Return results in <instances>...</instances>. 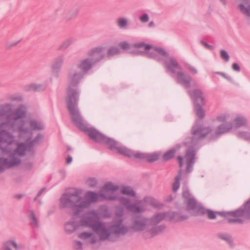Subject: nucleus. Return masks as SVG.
<instances>
[{
  "instance_id": "obj_45",
  "label": "nucleus",
  "mask_w": 250,
  "mask_h": 250,
  "mask_svg": "<svg viewBox=\"0 0 250 250\" xmlns=\"http://www.w3.org/2000/svg\"><path fill=\"white\" fill-rule=\"evenodd\" d=\"M82 243L80 242H77L76 243V245H75V248L77 250H79V249H81V247H82Z\"/></svg>"
},
{
  "instance_id": "obj_1",
  "label": "nucleus",
  "mask_w": 250,
  "mask_h": 250,
  "mask_svg": "<svg viewBox=\"0 0 250 250\" xmlns=\"http://www.w3.org/2000/svg\"><path fill=\"white\" fill-rule=\"evenodd\" d=\"M25 109H18L16 113L7 116L6 122H0V172L20 164L18 159L12 160L15 155H23L29 143L31 132L25 130L27 124L24 123Z\"/></svg>"
},
{
  "instance_id": "obj_25",
  "label": "nucleus",
  "mask_w": 250,
  "mask_h": 250,
  "mask_svg": "<svg viewBox=\"0 0 250 250\" xmlns=\"http://www.w3.org/2000/svg\"><path fill=\"white\" fill-rule=\"evenodd\" d=\"M77 11L72 10L65 11L64 14V18L66 20H71L76 17Z\"/></svg>"
},
{
  "instance_id": "obj_55",
  "label": "nucleus",
  "mask_w": 250,
  "mask_h": 250,
  "mask_svg": "<svg viewBox=\"0 0 250 250\" xmlns=\"http://www.w3.org/2000/svg\"><path fill=\"white\" fill-rule=\"evenodd\" d=\"M143 204V203H141V205L142 206Z\"/></svg>"
},
{
  "instance_id": "obj_43",
  "label": "nucleus",
  "mask_w": 250,
  "mask_h": 250,
  "mask_svg": "<svg viewBox=\"0 0 250 250\" xmlns=\"http://www.w3.org/2000/svg\"><path fill=\"white\" fill-rule=\"evenodd\" d=\"M188 68L194 74H196L197 73V70L196 69H195V68L193 66H191V65H189L188 66Z\"/></svg>"
},
{
  "instance_id": "obj_36",
  "label": "nucleus",
  "mask_w": 250,
  "mask_h": 250,
  "mask_svg": "<svg viewBox=\"0 0 250 250\" xmlns=\"http://www.w3.org/2000/svg\"><path fill=\"white\" fill-rule=\"evenodd\" d=\"M119 46L124 50H127L129 48L130 45L128 42H123L119 43Z\"/></svg>"
},
{
  "instance_id": "obj_30",
  "label": "nucleus",
  "mask_w": 250,
  "mask_h": 250,
  "mask_svg": "<svg viewBox=\"0 0 250 250\" xmlns=\"http://www.w3.org/2000/svg\"><path fill=\"white\" fill-rule=\"evenodd\" d=\"M175 152V151L173 149L167 151L164 155V159L165 160H168L171 159L174 156Z\"/></svg>"
},
{
  "instance_id": "obj_21",
  "label": "nucleus",
  "mask_w": 250,
  "mask_h": 250,
  "mask_svg": "<svg viewBox=\"0 0 250 250\" xmlns=\"http://www.w3.org/2000/svg\"><path fill=\"white\" fill-rule=\"evenodd\" d=\"M111 229L116 234H124L126 231V229L121 223L112 226Z\"/></svg>"
},
{
  "instance_id": "obj_27",
  "label": "nucleus",
  "mask_w": 250,
  "mask_h": 250,
  "mask_svg": "<svg viewBox=\"0 0 250 250\" xmlns=\"http://www.w3.org/2000/svg\"><path fill=\"white\" fill-rule=\"evenodd\" d=\"M134 46L137 48H141L144 50L145 52L152 48V47L148 44H145L144 42H140L134 44Z\"/></svg>"
},
{
  "instance_id": "obj_53",
  "label": "nucleus",
  "mask_w": 250,
  "mask_h": 250,
  "mask_svg": "<svg viewBox=\"0 0 250 250\" xmlns=\"http://www.w3.org/2000/svg\"><path fill=\"white\" fill-rule=\"evenodd\" d=\"M34 89H35V90H37V89H38V88H37L36 87H35L34 88Z\"/></svg>"
},
{
  "instance_id": "obj_35",
  "label": "nucleus",
  "mask_w": 250,
  "mask_h": 250,
  "mask_svg": "<svg viewBox=\"0 0 250 250\" xmlns=\"http://www.w3.org/2000/svg\"><path fill=\"white\" fill-rule=\"evenodd\" d=\"M221 57L222 59L225 60L226 62H228L229 60V56L228 53L223 50H221L220 51Z\"/></svg>"
},
{
  "instance_id": "obj_2",
  "label": "nucleus",
  "mask_w": 250,
  "mask_h": 250,
  "mask_svg": "<svg viewBox=\"0 0 250 250\" xmlns=\"http://www.w3.org/2000/svg\"><path fill=\"white\" fill-rule=\"evenodd\" d=\"M117 188L111 183L106 184L103 188L100 195L98 196L93 192L87 193L84 198H81L76 195H63L61 199V204L62 207H70L74 206L76 210L80 211L83 208L88 207L89 204L98 200L107 199L109 200L114 199L112 196L114 194Z\"/></svg>"
},
{
  "instance_id": "obj_33",
  "label": "nucleus",
  "mask_w": 250,
  "mask_h": 250,
  "mask_svg": "<svg viewBox=\"0 0 250 250\" xmlns=\"http://www.w3.org/2000/svg\"><path fill=\"white\" fill-rule=\"evenodd\" d=\"M29 218L32 222V224L36 226H37V220L35 217V214L32 211L30 212Z\"/></svg>"
},
{
  "instance_id": "obj_34",
  "label": "nucleus",
  "mask_w": 250,
  "mask_h": 250,
  "mask_svg": "<svg viewBox=\"0 0 250 250\" xmlns=\"http://www.w3.org/2000/svg\"><path fill=\"white\" fill-rule=\"evenodd\" d=\"M66 231L70 232L74 230L76 228L73 223H68L65 226Z\"/></svg>"
},
{
  "instance_id": "obj_48",
  "label": "nucleus",
  "mask_w": 250,
  "mask_h": 250,
  "mask_svg": "<svg viewBox=\"0 0 250 250\" xmlns=\"http://www.w3.org/2000/svg\"><path fill=\"white\" fill-rule=\"evenodd\" d=\"M154 25V23L153 21H151L149 22V24H148V26L149 27H152Z\"/></svg>"
},
{
  "instance_id": "obj_52",
  "label": "nucleus",
  "mask_w": 250,
  "mask_h": 250,
  "mask_svg": "<svg viewBox=\"0 0 250 250\" xmlns=\"http://www.w3.org/2000/svg\"><path fill=\"white\" fill-rule=\"evenodd\" d=\"M188 140H189V139H188V140H187L186 143H188Z\"/></svg>"
},
{
  "instance_id": "obj_24",
  "label": "nucleus",
  "mask_w": 250,
  "mask_h": 250,
  "mask_svg": "<svg viewBox=\"0 0 250 250\" xmlns=\"http://www.w3.org/2000/svg\"><path fill=\"white\" fill-rule=\"evenodd\" d=\"M247 123V121L245 119L242 117H238L236 118L233 122L234 126L235 127H239L242 125H245Z\"/></svg>"
},
{
  "instance_id": "obj_15",
  "label": "nucleus",
  "mask_w": 250,
  "mask_h": 250,
  "mask_svg": "<svg viewBox=\"0 0 250 250\" xmlns=\"http://www.w3.org/2000/svg\"><path fill=\"white\" fill-rule=\"evenodd\" d=\"M192 96L194 98L197 105L201 106L205 104V101L203 94L199 90H196L194 91Z\"/></svg>"
},
{
  "instance_id": "obj_31",
  "label": "nucleus",
  "mask_w": 250,
  "mask_h": 250,
  "mask_svg": "<svg viewBox=\"0 0 250 250\" xmlns=\"http://www.w3.org/2000/svg\"><path fill=\"white\" fill-rule=\"evenodd\" d=\"M118 53H119V50L116 47H111L107 51V54L109 56H113Z\"/></svg>"
},
{
  "instance_id": "obj_10",
  "label": "nucleus",
  "mask_w": 250,
  "mask_h": 250,
  "mask_svg": "<svg viewBox=\"0 0 250 250\" xmlns=\"http://www.w3.org/2000/svg\"><path fill=\"white\" fill-rule=\"evenodd\" d=\"M83 74L77 70V67H72L70 70L67 82L69 87L76 85L82 77Z\"/></svg>"
},
{
  "instance_id": "obj_16",
  "label": "nucleus",
  "mask_w": 250,
  "mask_h": 250,
  "mask_svg": "<svg viewBox=\"0 0 250 250\" xmlns=\"http://www.w3.org/2000/svg\"><path fill=\"white\" fill-rule=\"evenodd\" d=\"M91 66V63L88 60H84L82 61L78 66H74L73 67H77V70L83 72L88 70Z\"/></svg>"
},
{
  "instance_id": "obj_17",
  "label": "nucleus",
  "mask_w": 250,
  "mask_h": 250,
  "mask_svg": "<svg viewBox=\"0 0 250 250\" xmlns=\"http://www.w3.org/2000/svg\"><path fill=\"white\" fill-rule=\"evenodd\" d=\"M11 246L13 247L16 250L19 249V246L16 242L14 240L10 239L3 243L1 250H12L10 248Z\"/></svg>"
},
{
  "instance_id": "obj_4",
  "label": "nucleus",
  "mask_w": 250,
  "mask_h": 250,
  "mask_svg": "<svg viewBox=\"0 0 250 250\" xmlns=\"http://www.w3.org/2000/svg\"><path fill=\"white\" fill-rule=\"evenodd\" d=\"M195 153L192 148H189L186 156L184 158L178 157V160L181 168L178 175L175 177V182L173 184V189L174 191L177 190L180 187V180L183 177L182 172L185 171L188 173L190 171V168L193 163Z\"/></svg>"
},
{
  "instance_id": "obj_40",
  "label": "nucleus",
  "mask_w": 250,
  "mask_h": 250,
  "mask_svg": "<svg viewBox=\"0 0 250 250\" xmlns=\"http://www.w3.org/2000/svg\"><path fill=\"white\" fill-rule=\"evenodd\" d=\"M154 50L157 53L161 55H165L167 54V53L162 48H155Z\"/></svg>"
},
{
  "instance_id": "obj_50",
  "label": "nucleus",
  "mask_w": 250,
  "mask_h": 250,
  "mask_svg": "<svg viewBox=\"0 0 250 250\" xmlns=\"http://www.w3.org/2000/svg\"><path fill=\"white\" fill-rule=\"evenodd\" d=\"M35 142V141L34 140V141H33V142H30V144H33Z\"/></svg>"
},
{
  "instance_id": "obj_29",
  "label": "nucleus",
  "mask_w": 250,
  "mask_h": 250,
  "mask_svg": "<svg viewBox=\"0 0 250 250\" xmlns=\"http://www.w3.org/2000/svg\"><path fill=\"white\" fill-rule=\"evenodd\" d=\"M164 219H167V217L164 213H160L154 217L153 221L155 223H157Z\"/></svg>"
},
{
  "instance_id": "obj_26",
  "label": "nucleus",
  "mask_w": 250,
  "mask_h": 250,
  "mask_svg": "<svg viewBox=\"0 0 250 250\" xmlns=\"http://www.w3.org/2000/svg\"><path fill=\"white\" fill-rule=\"evenodd\" d=\"M117 24L120 28H125L128 24V20L125 18H120L117 20Z\"/></svg>"
},
{
  "instance_id": "obj_39",
  "label": "nucleus",
  "mask_w": 250,
  "mask_h": 250,
  "mask_svg": "<svg viewBox=\"0 0 250 250\" xmlns=\"http://www.w3.org/2000/svg\"><path fill=\"white\" fill-rule=\"evenodd\" d=\"M72 43V41L70 40H67L64 41L62 44V46L64 48H66L69 46Z\"/></svg>"
},
{
  "instance_id": "obj_32",
  "label": "nucleus",
  "mask_w": 250,
  "mask_h": 250,
  "mask_svg": "<svg viewBox=\"0 0 250 250\" xmlns=\"http://www.w3.org/2000/svg\"><path fill=\"white\" fill-rule=\"evenodd\" d=\"M30 125L32 129H41L43 128V125L41 124L36 121L31 122Z\"/></svg>"
},
{
  "instance_id": "obj_49",
  "label": "nucleus",
  "mask_w": 250,
  "mask_h": 250,
  "mask_svg": "<svg viewBox=\"0 0 250 250\" xmlns=\"http://www.w3.org/2000/svg\"><path fill=\"white\" fill-rule=\"evenodd\" d=\"M139 203H138V204H137V205H135L134 206H136L137 207L138 206V207H139ZM131 206H133L132 205H131Z\"/></svg>"
},
{
  "instance_id": "obj_47",
  "label": "nucleus",
  "mask_w": 250,
  "mask_h": 250,
  "mask_svg": "<svg viewBox=\"0 0 250 250\" xmlns=\"http://www.w3.org/2000/svg\"><path fill=\"white\" fill-rule=\"evenodd\" d=\"M204 44L209 49H212L213 48V47L212 46L209 45L206 43H205Z\"/></svg>"
},
{
  "instance_id": "obj_18",
  "label": "nucleus",
  "mask_w": 250,
  "mask_h": 250,
  "mask_svg": "<svg viewBox=\"0 0 250 250\" xmlns=\"http://www.w3.org/2000/svg\"><path fill=\"white\" fill-rule=\"evenodd\" d=\"M104 49L102 47L95 48L90 51V55L95 60H99L103 57Z\"/></svg>"
},
{
  "instance_id": "obj_12",
  "label": "nucleus",
  "mask_w": 250,
  "mask_h": 250,
  "mask_svg": "<svg viewBox=\"0 0 250 250\" xmlns=\"http://www.w3.org/2000/svg\"><path fill=\"white\" fill-rule=\"evenodd\" d=\"M208 132L209 129L208 128H201L197 126H194L192 131L193 138V140L192 141V143H196L197 140L205 136Z\"/></svg>"
},
{
  "instance_id": "obj_51",
  "label": "nucleus",
  "mask_w": 250,
  "mask_h": 250,
  "mask_svg": "<svg viewBox=\"0 0 250 250\" xmlns=\"http://www.w3.org/2000/svg\"><path fill=\"white\" fill-rule=\"evenodd\" d=\"M188 140H189V139H188V140H187L186 143H188Z\"/></svg>"
},
{
  "instance_id": "obj_28",
  "label": "nucleus",
  "mask_w": 250,
  "mask_h": 250,
  "mask_svg": "<svg viewBox=\"0 0 250 250\" xmlns=\"http://www.w3.org/2000/svg\"><path fill=\"white\" fill-rule=\"evenodd\" d=\"M122 193L128 196V197H134L135 193L134 191L130 188L129 187H124L122 189Z\"/></svg>"
},
{
  "instance_id": "obj_6",
  "label": "nucleus",
  "mask_w": 250,
  "mask_h": 250,
  "mask_svg": "<svg viewBox=\"0 0 250 250\" xmlns=\"http://www.w3.org/2000/svg\"><path fill=\"white\" fill-rule=\"evenodd\" d=\"M83 123L85 126V129L80 128V129L87 131L88 133L89 136L95 140L97 142L104 143L106 144L108 146L112 149L115 150L117 146H118V143L116 142L115 140L109 138L101 132L96 130L94 128H88L86 124L85 123L84 120H83Z\"/></svg>"
},
{
  "instance_id": "obj_41",
  "label": "nucleus",
  "mask_w": 250,
  "mask_h": 250,
  "mask_svg": "<svg viewBox=\"0 0 250 250\" xmlns=\"http://www.w3.org/2000/svg\"><path fill=\"white\" fill-rule=\"evenodd\" d=\"M91 236V234L86 232H83L80 235V237L82 239H86L89 237Z\"/></svg>"
},
{
  "instance_id": "obj_8",
  "label": "nucleus",
  "mask_w": 250,
  "mask_h": 250,
  "mask_svg": "<svg viewBox=\"0 0 250 250\" xmlns=\"http://www.w3.org/2000/svg\"><path fill=\"white\" fill-rule=\"evenodd\" d=\"M167 68L173 72L177 73V81L183 84H187L190 82V78L185 76L180 72V68L177 62L171 59H170L167 62Z\"/></svg>"
},
{
  "instance_id": "obj_23",
  "label": "nucleus",
  "mask_w": 250,
  "mask_h": 250,
  "mask_svg": "<svg viewBox=\"0 0 250 250\" xmlns=\"http://www.w3.org/2000/svg\"><path fill=\"white\" fill-rule=\"evenodd\" d=\"M239 10L244 14L250 17V6L244 1V4L239 5Z\"/></svg>"
},
{
  "instance_id": "obj_9",
  "label": "nucleus",
  "mask_w": 250,
  "mask_h": 250,
  "mask_svg": "<svg viewBox=\"0 0 250 250\" xmlns=\"http://www.w3.org/2000/svg\"><path fill=\"white\" fill-rule=\"evenodd\" d=\"M119 153L125 155L127 157L134 158L137 160H146V153H142L139 151H133L125 146H120L119 143L115 149Z\"/></svg>"
},
{
  "instance_id": "obj_13",
  "label": "nucleus",
  "mask_w": 250,
  "mask_h": 250,
  "mask_svg": "<svg viewBox=\"0 0 250 250\" xmlns=\"http://www.w3.org/2000/svg\"><path fill=\"white\" fill-rule=\"evenodd\" d=\"M201 211L202 213L208 217V218L210 219H215L217 216H224L229 222L232 223V222L229 221V220L228 219L227 217L228 214L232 213V212H227L225 213H223L221 212H214L209 209H203L202 208L201 209ZM234 211H233L234 212ZM238 223H240L241 222H237Z\"/></svg>"
},
{
  "instance_id": "obj_22",
  "label": "nucleus",
  "mask_w": 250,
  "mask_h": 250,
  "mask_svg": "<svg viewBox=\"0 0 250 250\" xmlns=\"http://www.w3.org/2000/svg\"><path fill=\"white\" fill-rule=\"evenodd\" d=\"M160 156L158 153H146V161L149 162H152L157 160Z\"/></svg>"
},
{
  "instance_id": "obj_46",
  "label": "nucleus",
  "mask_w": 250,
  "mask_h": 250,
  "mask_svg": "<svg viewBox=\"0 0 250 250\" xmlns=\"http://www.w3.org/2000/svg\"><path fill=\"white\" fill-rule=\"evenodd\" d=\"M72 161V159L71 157H68L66 159V162L67 164L71 163Z\"/></svg>"
},
{
  "instance_id": "obj_20",
  "label": "nucleus",
  "mask_w": 250,
  "mask_h": 250,
  "mask_svg": "<svg viewBox=\"0 0 250 250\" xmlns=\"http://www.w3.org/2000/svg\"><path fill=\"white\" fill-rule=\"evenodd\" d=\"M183 196L185 198H188V209H193L196 208V204L195 200L190 197V195L188 191H185L183 193Z\"/></svg>"
},
{
  "instance_id": "obj_37",
  "label": "nucleus",
  "mask_w": 250,
  "mask_h": 250,
  "mask_svg": "<svg viewBox=\"0 0 250 250\" xmlns=\"http://www.w3.org/2000/svg\"><path fill=\"white\" fill-rule=\"evenodd\" d=\"M196 114L199 118H203L204 116V111L203 109L201 108H198L196 109Z\"/></svg>"
},
{
  "instance_id": "obj_19",
  "label": "nucleus",
  "mask_w": 250,
  "mask_h": 250,
  "mask_svg": "<svg viewBox=\"0 0 250 250\" xmlns=\"http://www.w3.org/2000/svg\"><path fill=\"white\" fill-rule=\"evenodd\" d=\"M121 202L127 208L129 209L136 212H140L142 211L143 209L140 208V207L135 206H130L128 202L129 201L126 198L124 197L120 199Z\"/></svg>"
},
{
  "instance_id": "obj_14",
  "label": "nucleus",
  "mask_w": 250,
  "mask_h": 250,
  "mask_svg": "<svg viewBox=\"0 0 250 250\" xmlns=\"http://www.w3.org/2000/svg\"><path fill=\"white\" fill-rule=\"evenodd\" d=\"M148 220L140 219L135 222L132 228L134 230L141 231L145 229L148 223Z\"/></svg>"
},
{
  "instance_id": "obj_44",
  "label": "nucleus",
  "mask_w": 250,
  "mask_h": 250,
  "mask_svg": "<svg viewBox=\"0 0 250 250\" xmlns=\"http://www.w3.org/2000/svg\"><path fill=\"white\" fill-rule=\"evenodd\" d=\"M232 68L234 70L236 71H239L240 70V67L238 66V65L236 63H233L232 64Z\"/></svg>"
},
{
  "instance_id": "obj_54",
  "label": "nucleus",
  "mask_w": 250,
  "mask_h": 250,
  "mask_svg": "<svg viewBox=\"0 0 250 250\" xmlns=\"http://www.w3.org/2000/svg\"><path fill=\"white\" fill-rule=\"evenodd\" d=\"M41 192H42V191H41L39 193V194H39H39H40L41 193Z\"/></svg>"
},
{
  "instance_id": "obj_7",
  "label": "nucleus",
  "mask_w": 250,
  "mask_h": 250,
  "mask_svg": "<svg viewBox=\"0 0 250 250\" xmlns=\"http://www.w3.org/2000/svg\"><path fill=\"white\" fill-rule=\"evenodd\" d=\"M227 217L232 222H244L250 220V199L246 203L243 209L240 208L228 214Z\"/></svg>"
},
{
  "instance_id": "obj_3",
  "label": "nucleus",
  "mask_w": 250,
  "mask_h": 250,
  "mask_svg": "<svg viewBox=\"0 0 250 250\" xmlns=\"http://www.w3.org/2000/svg\"><path fill=\"white\" fill-rule=\"evenodd\" d=\"M79 97V94L76 88L68 87L66 102L72 120L78 128L85 129V126L83 123V119L78 109Z\"/></svg>"
},
{
  "instance_id": "obj_11",
  "label": "nucleus",
  "mask_w": 250,
  "mask_h": 250,
  "mask_svg": "<svg viewBox=\"0 0 250 250\" xmlns=\"http://www.w3.org/2000/svg\"><path fill=\"white\" fill-rule=\"evenodd\" d=\"M217 120L218 122L224 123L216 128L215 131L217 134L224 133L229 131L230 129L232 128V127L230 125L226 123V121L228 120L226 115L220 116L218 117Z\"/></svg>"
},
{
  "instance_id": "obj_38",
  "label": "nucleus",
  "mask_w": 250,
  "mask_h": 250,
  "mask_svg": "<svg viewBox=\"0 0 250 250\" xmlns=\"http://www.w3.org/2000/svg\"><path fill=\"white\" fill-rule=\"evenodd\" d=\"M140 20L142 22H146L148 21L149 18L148 15L145 14L140 17Z\"/></svg>"
},
{
  "instance_id": "obj_42",
  "label": "nucleus",
  "mask_w": 250,
  "mask_h": 250,
  "mask_svg": "<svg viewBox=\"0 0 250 250\" xmlns=\"http://www.w3.org/2000/svg\"><path fill=\"white\" fill-rule=\"evenodd\" d=\"M220 237L221 238H222V239H224V240H226V241H227L228 242H229V241H231V238L228 235H227V234L220 235Z\"/></svg>"
},
{
  "instance_id": "obj_5",
  "label": "nucleus",
  "mask_w": 250,
  "mask_h": 250,
  "mask_svg": "<svg viewBox=\"0 0 250 250\" xmlns=\"http://www.w3.org/2000/svg\"><path fill=\"white\" fill-rule=\"evenodd\" d=\"M82 226L89 227L99 236L100 238L104 240L107 238L110 232L107 229L108 227L101 224L97 219L96 216L92 215L90 217H85L81 221Z\"/></svg>"
}]
</instances>
